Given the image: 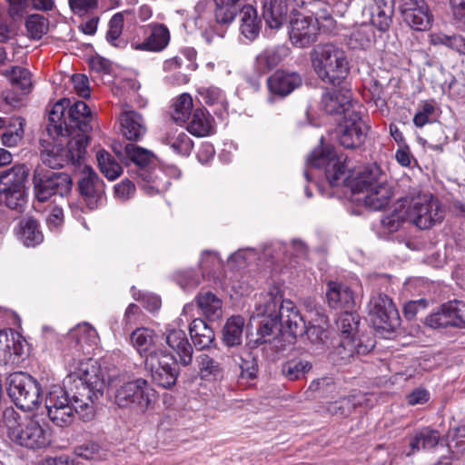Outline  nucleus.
<instances>
[{
  "instance_id": "nucleus-48",
  "label": "nucleus",
  "mask_w": 465,
  "mask_h": 465,
  "mask_svg": "<svg viewBox=\"0 0 465 465\" xmlns=\"http://www.w3.org/2000/svg\"><path fill=\"white\" fill-rule=\"evenodd\" d=\"M375 35L372 28L367 25H361L353 30L349 38V45L351 48L365 49L374 42Z\"/></svg>"
},
{
  "instance_id": "nucleus-36",
  "label": "nucleus",
  "mask_w": 465,
  "mask_h": 465,
  "mask_svg": "<svg viewBox=\"0 0 465 465\" xmlns=\"http://www.w3.org/2000/svg\"><path fill=\"white\" fill-rule=\"evenodd\" d=\"M17 236L23 244L27 247H35L44 240L38 222L32 217L24 218L19 222Z\"/></svg>"
},
{
  "instance_id": "nucleus-2",
  "label": "nucleus",
  "mask_w": 465,
  "mask_h": 465,
  "mask_svg": "<svg viewBox=\"0 0 465 465\" xmlns=\"http://www.w3.org/2000/svg\"><path fill=\"white\" fill-rule=\"evenodd\" d=\"M104 387L100 366L92 361L68 371L63 387L53 386L45 397L49 419L59 427L70 425L75 414L90 420L94 415V402L103 395Z\"/></svg>"
},
{
  "instance_id": "nucleus-9",
  "label": "nucleus",
  "mask_w": 465,
  "mask_h": 465,
  "mask_svg": "<svg viewBox=\"0 0 465 465\" xmlns=\"http://www.w3.org/2000/svg\"><path fill=\"white\" fill-rule=\"evenodd\" d=\"M406 219L420 230H427L444 218V210L438 199L422 193L411 198L405 210Z\"/></svg>"
},
{
  "instance_id": "nucleus-51",
  "label": "nucleus",
  "mask_w": 465,
  "mask_h": 465,
  "mask_svg": "<svg viewBox=\"0 0 465 465\" xmlns=\"http://www.w3.org/2000/svg\"><path fill=\"white\" fill-rule=\"evenodd\" d=\"M233 360L241 368L242 378L252 380L256 377L258 363L256 358L251 351L245 350L240 354L235 355Z\"/></svg>"
},
{
  "instance_id": "nucleus-19",
  "label": "nucleus",
  "mask_w": 465,
  "mask_h": 465,
  "mask_svg": "<svg viewBox=\"0 0 465 465\" xmlns=\"http://www.w3.org/2000/svg\"><path fill=\"white\" fill-rule=\"evenodd\" d=\"M321 107L329 114H342V118L348 116L349 112L361 111L362 105L352 99L349 90H335L322 94Z\"/></svg>"
},
{
  "instance_id": "nucleus-4",
  "label": "nucleus",
  "mask_w": 465,
  "mask_h": 465,
  "mask_svg": "<svg viewBox=\"0 0 465 465\" xmlns=\"http://www.w3.org/2000/svg\"><path fill=\"white\" fill-rule=\"evenodd\" d=\"M313 71L326 84L339 85L350 72L345 52L332 44L315 45L311 52Z\"/></svg>"
},
{
  "instance_id": "nucleus-57",
  "label": "nucleus",
  "mask_w": 465,
  "mask_h": 465,
  "mask_svg": "<svg viewBox=\"0 0 465 465\" xmlns=\"http://www.w3.org/2000/svg\"><path fill=\"white\" fill-rule=\"evenodd\" d=\"M198 94L204 104L207 105H218L221 109L227 108L223 92L217 87H201Z\"/></svg>"
},
{
  "instance_id": "nucleus-50",
  "label": "nucleus",
  "mask_w": 465,
  "mask_h": 465,
  "mask_svg": "<svg viewBox=\"0 0 465 465\" xmlns=\"http://www.w3.org/2000/svg\"><path fill=\"white\" fill-rule=\"evenodd\" d=\"M199 371L203 379L212 380L222 376L220 363L205 353L196 357Z\"/></svg>"
},
{
  "instance_id": "nucleus-29",
  "label": "nucleus",
  "mask_w": 465,
  "mask_h": 465,
  "mask_svg": "<svg viewBox=\"0 0 465 465\" xmlns=\"http://www.w3.org/2000/svg\"><path fill=\"white\" fill-rule=\"evenodd\" d=\"M240 33L246 39L252 41L260 33L262 21L257 10L251 5L242 6L239 11Z\"/></svg>"
},
{
  "instance_id": "nucleus-47",
  "label": "nucleus",
  "mask_w": 465,
  "mask_h": 465,
  "mask_svg": "<svg viewBox=\"0 0 465 465\" xmlns=\"http://www.w3.org/2000/svg\"><path fill=\"white\" fill-rule=\"evenodd\" d=\"M312 364L305 360H290L282 365V373L288 381H297L305 377Z\"/></svg>"
},
{
  "instance_id": "nucleus-59",
  "label": "nucleus",
  "mask_w": 465,
  "mask_h": 465,
  "mask_svg": "<svg viewBox=\"0 0 465 465\" xmlns=\"http://www.w3.org/2000/svg\"><path fill=\"white\" fill-rule=\"evenodd\" d=\"M408 221L406 219L405 210L396 209L391 213L384 216L381 220V225L390 232L398 231L402 223Z\"/></svg>"
},
{
  "instance_id": "nucleus-62",
  "label": "nucleus",
  "mask_w": 465,
  "mask_h": 465,
  "mask_svg": "<svg viewBox=\"0 0 465 465\" xmlns=\"http://www.w3.org/2000/svg\"><path fill=\"white\" fill-rule=\"evenodd\" d=\"M157 373L160 375V377L163 376V381L153 380V381L163 388H171L175 384L177 381L179 374L178 363L175 364V366H170V369L163 368L160 371L157 370Z\"/></svg>"
},
{
  "instance_id": "nucleus-38",
  "label": "nucleus",
  "mask_w": 465,
  "mask_h": 465,
  "mask_svg": "<svg viewBox=\"0 0 465 465\" xmlns=\"http://www.w3.org/2000/svg\"><path fill=\"white\" fill-rule=\"evenodd\" d=\"M196 302L202 313L209 320L215 321L222 317L223 302L220 298L211 292H200Z\"/></svg>"
},
{
  "instance_id": "nucleus-56",
  "label": "nucleus",
  "mask_w": 465,
  "mask_h": 465,
  "mask_svg": "<svg viewBox=\"0 0 465 465\" xmlns=\"http://www.w3.org/2000/svg\"><path fill=\"white\" fill-rule=\"evenodd\" d=\"M0 194L4 196V202L9 209L18 213L25 210L27 203L25 190L0 192Z\"/></svg>"
},
{
  "instance_id": "nucleus-41",
  "label": "nucleus",
  "mask_w": 465,
  "mask_h": 465,
  "mask_svg": "<svg viewBox=\"0 0 465 465\" xmlns=\"http://www.w3.org/2000/svg\"><path fill=\"white\" fill-rule=\"evenodd\" d=\"M364 12H368L372 26L381 32H386L389 30L392 22L393 14L391 6L386 4H383L382 5H374L365 9Z\"/></svg>"
},
{
  "instance_id": "nucleus-8",
  "label": "nucleus",
  "mask_w": 465,
  "mask_h": 465,
  "mask_svg": "<svg viewBox=\"0 0 465 465\" xmlns=\"http://www.w3.org/2000/svg\"><path fill=\"white\" fill-rule=\"evenodd\" d=\"M32 181L34 195L40 203L48 201L54 195H67L73 185L69 174L54 172L43 165L35 168Z\"/></svg>"
},
{
  "instance_id": "nucleus-5",
  "label": "nucleus",
  "mask_w": 465,
  "mask_h": 465,
  "mask_svg": "<svg viewBox=\"0 0 465 465\" xmlns=\"http://www.w3.org/2000/svg\"><path fill=\"white\" fill-rule=\"evenodd\" d=\"M124 154L135 164V170H131L134 178L138 179L139 186L148 195L166 191L170 185L169 180L161 170L150 168L153 160V154L147 149L134 143H128L124 147Z\"/></svg>"
},
{
  "instance_id": "nucleus-35",
  "label": "nucleus",
  "mask_w": 465,
  "mask_h": 465,
  "mask_svg": "<svg viewBox=\"0 0 465 465\" xmlns=\"http://www.w3.org/2000/svg\"><path fill=\"white\" fill-rule=\"evenodd\" d=\"M177 364L176 359L168 351L163 349L153 351L150 354H146L144 359L145 369L150 371L153 380H162L163 376L157 373V370L163 368H169L170 366H175Z\"/></svg>"
},
{
  "instance_id": "nucleus-24",
  "label": "nucleus",
  "mask_w": 465,
  "mask_h": 465,
  "mask_svg": "<svg viewBox=\"0 0 465 465\" xmlns=\"http://www.w3.org/2000/svg\"><path fill=\"white\" fill-rule=\"evenodd\" d=\"M391 187L385 181L372 186L364 193L355 197V201L361 203L366 207L378 211L388 205L392 196Z\"/></svg>"
},
{
  "instance_id": "nucleus-6",
  "label": "nucleus",
  "mask_w": 465,
  "mask_h": 465,
  "mask_svg": "<svg viewBox=\"0 0 465 465\" xmlns=\"http://www.w3.org/2000/svg\"><path fill=\"white\" fill-rule=\"evenodd\" d=\"M99 341L96 330L87 322L71 329L66 337L67 348L64 359L68 371L78 369L83 362L92 361L99 366L89 355L93 346Z\"/></svg>"
},
{
  "instance_id": "nucleus-3",
  "label": "nucleus",
  "mask_w": 465,
  "mask_h": 465,
  "mask_svg": "<svg viewBox=\"0 0 465 465\" xmlns=\"http://www.w3.org/2000/svg\"><path fill=\"white\" fill-rule=\"evenodd\" d=\"M307 164L314 168H324L331 186L344 183L351 187L355 197L384 181L381 170L377 164L365 166L355 177H351L345 160L338 156L330 146L315 149L308 157Z\"/></svg>"
},
{
  "instance_id": "nucleus-44",
  "label": "nucleus",
  "mask_w": 465,
  "mask_h": 465,
  "mask_svg": "<svg viewBox=\"0 0 465 465\" xmlns=\"http://www.w3.org/2000/svg\"><path fill=\"white\" fill-rule=\"evenodd\" d=\"M8 77L11 84L22 94H27L32 90L31 73L23 67L14 66L10 70H6L4 74Z\"/></svg>"
},
{
  "instance_id": "nucleus-64",
  "label": "nucleus",
  "mask_w": 465,
  "mask_h": 465,
  "mask_svg": "<svg viewBox=\"0 0 465 465\" xmlns=\"http://www.w3.org/2000/svg\"><path fill=\"white\" fill-rule=\"evenodd\" d=\"M336 388V383L332 377L325 376L314 380L311 382L309 390L312 391L330 392Z\"/></svg>"
},
{
  "instance_id": "nucleus-26",
  "label": "nucleus",
  "mask_w": 465,
  "mask_h": 465,
  "mask_svg": "<svg viewBox=\"0 0 465 465\" xmlns=\"http://www.w3.org/2000/svg\"><path fill=\"white\" fill-rule=\"evenodd\" d=\"M297 0H263L262 15L266 25L279 29L287 20L288 5Z\"/></svg>"
},
{
  "instance_id": "nucleus-43",
  "label": "nucleus",
  "mask_w": 465,
  "mask_h": 465,
  "mask_svg": "<svg viewBox=\"0 0 465 465\" xmlns=\"http://www.w3.org/2000/svg\"><path fill=\"white\" fill-rule=\"evenodd\" d=\"M193 106L192 96L187 93L182 94L173 103L171 111L172 120L179 125L186 124L193 113Z\"/></svg>"
},
{
  "instance_id": "nucleus-33",
  "label": "nucleus",
  "mask_w": 465,
  "mask_h": 465,
  "mask_svg": "<svg viewBox=\"0 0 465 465\" xmlns=\"http://www.w3.org/2000/svg\"><path fill=\"white\" fill-rule=\"evenodd\" d=\"M441 436L439 430L425 427L416 431L410 440L411 450L407 456H411L420 450H430L440 441Z\"/></svg>"
},
{
  "instance_id": "nucleus-32",
  "label": "nucleus",
  "mask_w": 465,
  "mask_h": 465,
  "mask_svg": "<svg viewBox=\"0 0 465 465\" xmlns=\"http://www.w3.org/2000/svg\"><path fill=\"white\" fill-rule=\"evenodd\" d=\"M166 342L180 358V362L187 366L193 361V347L182 330H172L166 335Z\"/></svg>"
},
{
  "instance_id": "nucleus-11",
  "label": "nucleus",
  "mask_w": 465,
  "mask_h": 465,
  "mask_svg": "<svg viewBox=\"0 0 465 465\" xmlns=\"http://www.w3.org/2000/svg\"><path fill=\"white\" fill-rule=\"evenodd\" d=\"M282 302H285V301L282 299V295L279 294L277 290L261 293L257 298L254 314L257 317H263V320L260 322L258 334L264 339V341H266L267 337L272 334L273 330L278 328L279 324L288 331L280 312Z\"/></svg>"
},
{
  "instance_id": "nucleus-14",
  "label": "nucleus",
  "mask_w": 465,
  "mask_h": 465,
  "mask_svg": "<svg viewBox=\"0 0 465 465\" xmlns=\"http://www.w3.org/2000/svg\"><path fill=\"white\" fill-rule=\"evenodd\" d=\"M8 435L11 440L28 449L45 448L51 441L48 429L35 419L10 427Z\"/></svg>"
},
{
  "instance_id": "nucleus-31",
  "label": "nucleus",
  "mask_w": 465,
  "mask_h": 465,
  "mask_svg": "<svg viewBox=\"0 0 465 465\" xmlns=\"http://www.w3.org/2000/svg\"><path fill=\"white\" fill-rule=\"evenodd\" d=\"M121 132L130 141H137L146 132L144 121L141 114L134 111L124 112L120 116Z\"/></svg>"
},
{
  "instance_id": "nucleus-28",
  "label": "nucleus",
  "mask_w": 465,
  "mask_h": 465,
  "mask_svg": "<svg viewBox=\"0 0 465 465\" xmlns=\"http://www.w3.org/2000/svg\"><path fill=\"white\" fill-rule=\"evenodd\" d=\"M29 169L25 164H16L0 173V192L25 190Z\"/></svg>"
},
{
  "instance_id": "nucleus-54",
  "label": "nucleus",
  "mask_w": 465,
  "mask_h": 465,
  "mask_svg": "<svg viewBox=\"0 0 465 465\" xmlns=\"http://www.w3.org/2000/svg\"><path fill=\"white\" fill-rule=\"evenodd\" d=\"M361 403V399L356 395L341 398L338 401L329 403L327 410L335 415H348L351 411Z\"/></svg>"
},
{
  "instance_id": "nucleus-7",
  "label": "nucleus",
  "mask_w": 465,
  "mask_h": 465,
  "mask_svg": "<svg viewBox=\"0 0 465 465\" xmlns=\"http://www.w3.org/2000/svg\"><path fill=\"white\" fill-rule=\"evenodd\" d=\"M155 391L147 381L136 379L119 385L114 392V403L123 409L143 414L153 408Z\"/></svg>"
},
{
  "instance_id": "nucleus-1",
  "label": "nucleus",
  "mask_w": 465,
  "mask_h": 465,
  "mask_svg": "<svg viewBox=\"0 0 465 465\" xmlns=\"http://www.w3.org/2000/svg\"><path fill=\"white\" fill-rule=\"evenodd\" d=\"M93 120L91 110L83 101L71 106L70 100L65 98L55 103L48 114L46 133L49 138L42 140L43 163L50 169L81 165L86 154Z\"/></svg>"
},
{
  "instance_id": "nucleus-42",
  "label": "nucleus",
  "mask_w": 465,
  "mask_h": 465,
  "mask_svg": "<svg viewBox=\"0 0 465 465\" xmlns=\"http://www.w3.org/2000/svg\"><path fill=\"white\" fill-rule=\"evenodd\" d=\"M214 17L218 24L230 25L241 9L242 0H213Z\"/></svg>"
},
{
  "instance_id": "nucleus-39",
  "label": "nucleus",
  "mask_w": 465,
  "mask_h": 465,
  "mask_svg": "<svg viewBox=\"0 0 465 465\" xmlns=\"http://www.w3.org/2000/svg\"><path fill=\"white\" fill-rule=\"evenodd\" d=\"M189 331L194 346L201 350L209 347L214 341L213 329L202 319L193 320L190 324Z\"/></svg>"
},
{
  "instance_id": "nucleus-13",
  "label": "nucleus",
  "mask_w": 465,
  "mask_h": 465,
  "mask_svg": "<svg viewBox=\"0 0 465 465\" xmlns=\"http://www.w3.org/2000/svg\"><path fill=\"white\" fill-rule=\"evenodd\" d=\"M367 312L374 328L392 331L400 325V314L392 300L386 294L372 295Z\"/></svg>"
},
{
  "instance_id": "nucleus-18",
  "label": "nucleus",
  "mask_w": 465,
  "mask_h": 465,
  "mask_svg": "<svg viewBox=\"0 0 465 465\" xmlns=\"http://www.w3.org/2000/svg\"><path fill=\"white\" fill-rule=\"evenodd\" d=\"M401 12L403 21L413 30H428L433 16L424 0H402Z\"/></svg>"
},
{
  "instance_id": "nucleus-15",
  "label": "nucleus",
  "mask_w": 465,
  "mask_h": 465,
  "mask_svg": "<svg viewBox=\"0 0 465 465\" xmlns=\"http://www.w3.org/2000/svg\"><path fill=\"white\" fill-rule=\"evenodd\" d=\"M361 111H350L348 116L342 118L339 124V142L345 147L354 149L360 147L365 141L367 125L362 119Z\"/></svg>"
},
{
  "instance_id": "nucleus-21",
  "label": "nucleus",
  "mask_w": 465,
  "mask_h": 465,
  "mask_svg": "<svg viewBox=\"0 0 465 465\" xmlns=\"http://www.w3.org/2000/svg\"><path fill=\"white\" fill-rule=\"evenodd\" d=\"M372 340L364 342L361 339L342 337L339 345L330 353V360L334 364H343L355 354H366L374 348Z\"/></svg>"
},
{
  "instance_id": "nucleus-25",
  "label": "nucleus",
  "mask_w": 465,
  "mask_h": 465,
  "mask_svg": "<svg viewBox=\"0 0 465 465\" xmlns=\"http://www.w3.org/2000/svg\"><path fill=\"white\" fill-rule=\"evenodd\" d=\"M326 298L330 307L341 310H352L355 306L353 292L346 284L330 282L326 291Z\"/></svg>"
},
{
  "instance_id": "nucleus-10",
  "label": "nucleus",
  "mask_w": 465,
  "mask_h": 465,
  "mask_svg": "<svg viewBox=\"0 0 465 465\" xmlns=\"http://www.w3.org/2000/svg\"><path fill=\"white\" fill-rule=\"evenodd\" d=\"M7 392L14 403L21 410L33 411L41 400V388L31 375L18 371L11 373L6 380Z\"/></svg>"
},
{
  "instance_id": "nucleus-53",
  "label": "nucleus",
  "mask_w": 465,
  "mask_h": 465,
  "mask_svg": "<svg viewBox=\"0 0 465 465\" xmlns=\"http://www.w3.org/2000/svg\"><path fill=\"white\" fill-rule=\"evenodd\" d=\"M204 275L203 272L199 273L193 269H186L177 272L174 279L184 291H191L195 289L202 282L204 279Z\"/></svg>"
},
{
  "instance_id": "nucleus-23",
  "label": "nucleus",
  "mask_w": 465,
  "mask_h": 465,
  "mask_svg": "<svg viewBox=\"0 0 465 465\" xmlns=\"http://www.w3.org/2000/svg\"><path fill=\"white\" fill-rule=\"evenodd\" d=\"M302 83L299 74L278 70L267 79L270 92L273 94L284 97L301 86Z\"/></svg>"
},
{
  "instance_id": "nucleus-17",
  "label": "nucleus",
  "mask_w": 465,
  "mask_h": 465,
  "mask_svg": "<svg viewBox=\"0 0 465 465\" xmlns=\"http://www.w3.org/2000/svg\"><path fill=\"white\" fill-rule=\"evenodd\" d=\"M78 189L89 209H95L104 196V183L99 175L88 165L81 171Z\"/></svg>"
},
{
  "instance_id": "nucleus-22",
  "label": "nucleus",
  "mask_w": 465,
  "mask_h": 465,
  "mask_svg": "<svg viewBox=\"0 0 465 465\" xmlns=\"http://www.w3.org/2000/svg\"><path fill=\"white\" fill-rule=\"evenodd\" d=\"M143 34L148 35L142 43H132L134 50L160 52L169 44L170 33L163 24H150L141 28Z\"/></svg>"
},
{
  "instance_id": "nucleus-52",
  "label": "nucleus",
  "mask_w": 465,
  "mask_h": 465,
  "mask_svg": "<svg viewBox=\"0 0 465 465\" xmlns=\"http://www.w3.org/2000/svg\"><path fill=\"white\" fill-rule=\"evenodd\" d=\"M351 311L347 310L341 312L336 321V324L343 337L355 338L354 333L358 329L359 316Z\"/></svg>"
},
{
  "instance_id": "nucleus-34",
  "label": "nucleus",
  "mask_w": 465,
  "mask_h": 465,
  "mask_svg": "<svg viewBox=\"0 0 465 465\" xmlns=\"http://www.w3.org/2000/svg\"><path fill=\"white\" fill-rule=\"evenodd\" d=\"M162 143L169 146L173 153L183 156H188L193 148V143L187 134L175 128H172L164 134Z\"/></svg>"
},
{
  "instance_id": "nucleus-16",
  "label": "nucleus",
  "mask_w": 465,
  "mask_h": 465,
  "mask_svg": "<svg viewBox=\"0 0 465 465\" xmlns=\"http://www.w3.org/2000/svg\"><path fill=\"white\" fill-rule=\"evenodd\" d=\"M426 324L431 328L457 327L465 328V303L461 301H450L426 318Z\"/></svg>"
},
{
  "instance_id": "nucleus-37",
  "label": "nucleus",
  "mask_w": 465,
  "mask_h": 465,
  "mask_svg": "<svg viewBox=\"0 0 465 465\" xmlns=\"http://www.w3.org/2000/svg\"><path fill=\"white\" fill-rule=\"evenodd\" d=\"M156 336L153 330L147 328H138L131 334L130 340L133 346L137 350L143 358L153 351L158 350L155 342Z\"/></svg>"
},
{
  "instance_id": "nucleus-61",
  "label": "nucleus",
  "mask_w": 465,
  "mask_h": 465,
  "mask_svg": "<svg viewBox=\"0 0 465 465\" xmlns=\"http://www.w3.org/2000/svg\"><path fill=\"white\" fill-rule=\"evenodd\" d=\"M24 134V122L19 120L17 128L8 129L2 134V143L6 147H15L21 142Z\"/></svg>"
},
{
  "instance_id": "nucleus-55",
  "label": "nucleus",
  "mask_w": 465,
  "mask_h": 465,
  "mask_svg": "<svg viewBox=\"0 0 465 465\" xmlns=\"http://www.w3.org/2000/svg\"><path fill=\"white\" fill-rule=\"evenodd\" d=\"M25 27L30 38L39 40L48 31V21L41 15H31L26 19Z\"/></svg>"
},
{
  "instance_id": "nucleus-27",
  "label": "nucleus",
  "mask_w": 465,
  "mask_h": 465,
  "mask_svg": "<svg viewBox=\"0 0 465 465\" xmlns=\"http://www.w3.org/2000/svg\"><path fill=\"white\" fill-rule=\"evenodd\" d=\"M289 54L285 45L271 46L263 49L255 58L254 68L261 76L276 67Z\"/></svg>"
},
{
  "instance_id": "nucleus-58",
  "label": "nucleus",
  "mask_w": 465,
  "mask_h": 465,
  "mask_svg": "<svg viewBox=\"0 0 465 465\" xmlns=\"http://www.w3.org/2000/svg\"><path fill=\"white\" fill-rule=\"evenodd\" d=\"M199 267L204 274H209L221 269L223 267V261L216 252L205 250L201 254Z\"/></svg>"
},
{
  "instance_id": "nucleus-45",
  "label": "nucleus",
  "mask_w": 465,
  "mask_h": 465,
  "mask_svg": "<svg viewBox=\"0 0 465 465\" xmlns=\"http://www.w3.org/2000/svg\"><path fill=\"white\" fill-rule=\"evenodd\" d=\"M96 159L100 171L107 179L114 181L121 175L123 172L121 164L108 152L98 151Z\"/></svg>"
},
{
  "instance_id": "nucleus-49",
  "label": "nucleus",
  "mask_w": 465,
  "mask_h": 465,
  "mask_svg": "<svg viewBox=\"0 0 465 465\" xmlns=\"http://www.w3.org/2000/svg\"><path fill=\"white\" fill-rule=\"evenodd\" d=\"M430 43L433 45H445L460 54H465V38L458 35H447L441 32L430 35Z\"/></svg>"
},
{
  "instance_id": "nucleus-63",
  "label": "nucleus",
  "mask_w": 465,
  "mask_h": 465,
  "mask_svg": "<svg viewBox=\"0 0 465 465\" xmlns=\"http://www.w3.org/2000/svg\"><path fill=\"white\" fill-rule=\"evenodd\" d=\"M434 113V106L429 102H424L419 107L413 117V123L418 127L424 126L429 122V117Z\"/></svg>"
},
{
  "instance_id": "nucleus-20",
  "label": "nucleus",
  "mask_w": 465,
  "mask_h": 465,
  "mask_svg": "<svg viewBox=\"0 0 465 465\" xmlns=\"http://www.w3.org/2000/svg\"><path fill=\"white\" fill-rule=\"evenodd\" d=\"M318 33V23L312 16L300 15L291 21L290 40L299 48L308 47L314 43Z\"/></svg>"
},
{
  "instance_id": "nucleus-46",
  "label": "nucleus",
  "mask_w": 465,
  "mask_h": 465,
  "mask_svg": "<svg viewBox=\"0 0 465 465\" xmlns=\"http://www.w3.org/2000/svg\"><path fill=\"white\" fill-rule=\"evenodd\" d=\"M124 14L119 12L114 14L108 23V31L106 40L114 47L123 49L127 45V42L121 38L124 28Z\"/></svg>"
},
{
  "instance_id": "nucleus-60",
  "label": "nucleus",
  "mask_w": 465,
  "mask_h": 465,
  "mask_svg": "<svg viewBox=\"0 0 465 465\" xmlns=\"http://www.w3.org/2000/svg\"><path fill=\"white\" fill-rule=\"evenodd\" d=\"M26 341L15 331H11L10 352H7L6 360L15 361L24 355Z\"/></svg>"
},
{
  "instance_id": "nucleus-40",
  "label": "nucleus",
  "mask_w": 465,
  "mask_h": 465,
  "mask_svg": "<svg viewBox=\"0 0 465 465\" xmlns=\"http://www.w3.org/2000/svg\"><path fill=\"white\" fill-rule=\"evenodd\" d=\"M244 319L240 316L230 317L223 329V341L228 347L238 346L242 343Z\"/></svg>"
},
{
  "instance_id": "nucleus-12",
  "label": "nucleus",
  "mask_w": 465,
  "mask_h": 465,
  "mask_svg": "<svg viewBox=\"0 0 465 465\" xmlns=\"http://www.w3.org/2000/svg\"><path fill=\"white\" fill-rule=\"evenodd\" d=\"M280 312L283 324L292 337L306 334L312 343L325 344L329 331L321 326H307L292 302H282Z\"/></svg>"
},
{
  "instance_id": "nucleus-30",
  "label": "nucleus",
  "mask_w": 465,
  "mask_h": 465,
  "mask_svg": "<svg viewBox=\"0 0 465 465\" xmlns=\"http://www.w3.org/2000/svg\"><path fill=\"white\" fill-rule=\"evenodd\" d=\"M214 121L208 111L195 109L189 117L186 130L196 137L210 135L214 130Z\"/></svg>"
}]
</instances>
